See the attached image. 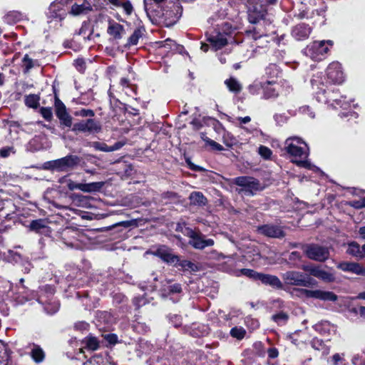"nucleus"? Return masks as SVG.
Returning a JSON list of instances; mask_svg holds the SVG:
<instances>
[{
    "instance_id": "nucleus-61",
    "label": "nucleus",
    "mask_w": 365,
    "mask_h": 365,
    "mask_svg": "<svg viewBox=\"0 0 365 365\" xmlns=\"http://www.w3.org/2000/svg\"><path fill=\"white\" fill-rule=\"evenodd\" d=\"M267 354L270 359H275L278 356L279 352L276 348H269L267 351Z\"/></svg>"
},
{
    "instance_id": "nucleus-6",
    "label": "nucleus",
    "mask_w": 365,
    "mask_h": 365,
    "mask_svg": "<svg viewBox=\"0 0 365 365\" xmlns=\"http://www.w3.org/2000/svg\"><path fill=\"white\" fill-rule=\"evenodd\" d=\"M332 46L333 41L331 40L314 41L307 46L303 53L314 61H322Z\"/></svg>"
},
{
    "instance_id": "nucleus-31",
    "label": "nucleus",
    "mask_w": 365,
    "mask_h": 365,
    "mask_svg": "<svg viewBox=\"0 0 365 365\" xmlns=\"http://www.w3.org/2000/svg\"><path fill=\"white\" fill-rule=\"evenodd\" d=\"M83 348L91 351H96L99 348V341L93 336H88L83 340Z\"/></svg>"
},
{
    "instance_id": "nucleus-55",
    "label": "nucleus",
    "mask_w": 365,
    "mask_h": 365,
    "mask_svg": "<svg viewBox=\"0 0 365 365\" xmlns=\"http://www.w3.org/2000/svg\"><path fill=\"white\" fill-rule=\"evenodd\" d=\"M120 6L123 7L125 13L127 15H130L131 13L133 12V6H132V4H130V2L129 1H125V2H122L121 5Z\"/></svg>"
},
{
    "instance_id": "nucleus-17",
    "label": "nucleus",
    "mask_w": 365,
    "mask_h": 365,
    "mask_svg": "<svg viewBox=\"0 0 365 365\" xmlns=\"http://www.w3.org/2000/svg\"><path fill=\"white\" fill-rule=\"evenodd\" d=\"M259 233L270 237H283L284 233L280 227L273 225H264L258 227Z\"/></svg>"
},
{
    "instance_id": "nucleus-47",
    "label": "nucleus",
    "mask_w": 365,
    "mask_h": 365,
    "mask_svg": "<svg viewBox=\"0 0 365 365\" xmlns=\"http://www.w3.org/2000/svg\"><path fill=\"white\" fill-rule=\"evenodd\" d=\"M56 115L58 117V118H61V116H63L68 113L66 112V109L65 106L61 102H56Z\"/></svg>"
},
{
    "instance_id": "nucleus-23",
    "label": "nucleus",
    "mask_w": 365,
    "mask_h": 365,
    "mask_svg": "<svg viewBox=\"0 0 365 365\" xmlns=\"http://www.w3.org/2000/svg\"><path fill=\"white\" fill-rule=\"evenodd\" d=\"M171 280H165L163 282V288L162 290V295L164 297H168L171 294H180L182 292L181 285L178 283L171 284Z\"/></svg>"
},
{
    "instance_id": "nucleus-46",
    "label": "nucleus",
    "mask_w": 365,
    "mask_h": 365,
    "mask_svg": "<svg viewBox=\"0 0 365 365\" xmlns=\"http://www.w3.org/2000/svg\"><path fill=\"white\" fill-rule=\"evenodd\" d=\"M347 205L355 209L364 208L365 207V197L359 200L349 201L347 202Z\"/></svg>"
},
{
    "instance_id": "nucleus-62",
    "label": "nucleus",
    "mask_w": 365,
    "mask_h": 365,
    "mask_svg": "<svg viewBox=\"0 0 365 365\" xmlns=\"http://www.w3.org/2000/svg\"><path fill=\"white\" fill-rule=\"evenodd\" d=\"M133 303L137 307H140L145 304L146 301L143 297H135L133 299Z\"/></svg>"
},
{
    "instance_id": "nucleus-33",
    "label": "nucleus",
    "mask_w": 365,
    "mask_h": 365,
    "mask_svg": "<svg viewBox=\"0 0 365 365\" xmlns=\"http://www.w3.org/2000/svg\"><path fill=\"white\" fill-rule=\"evenodd\" d=\"M346 252L349 255H351L354 257H358V258H362L363 254L361 252V247L360 245L356 242H351L349 243L348 245V249L346 250Z\"/></svg>"
},
{
    "instance_id": "nucleus-48",
    "label": "nucleus",
    "mask_w": 365,
    "mask_h": 365,
    "mask_svg": "<svg viewBox=\"0 0 365 365\" xmlns=\"http://www.w3.org/2000/svg\"><path fill=\"white\" fill-rule=\"evenodd\" d=\"M74 115L76 116H81V117H93V116H94L95 113L93 110L83 108V109L76 111L74 113Z\"/></svg>"
},
{
    "instance_id": "nucleus-54",
    "label": "nucleus",
    "mask_w": 365,
    "mask_h": 365,
    "mask_svg": "<svg viewBox=\"0 0 365 365\" xmlns=\"http://www.w3.org/2000/svg\"><path fill=\"white\" fill-rule=\"evenodd\" d=\"M299 111L302 114L307 115L310 118H314V113L312 110L309 106H302L299 108Z\"/></svg>"
},
{
    "instance_id": "nucleus-29",
    "label": "nucleus",
    "mask_w": 365,
    "mask_h": 365,
    "mask_svg": "<svg viewBox=\"0 0 365 365\" xmlns=\"http://www.w3.org/2000/svg\"><path fill=\"white\" fill-rule=\"evenodd\" d=\"M189 199L192 205L197 206H204L207 202V198L200 192H192Z\"/></svg>"
},
{
    "instance_id": "nucleus-56",
    "label": "nucleus",
    "mask_w": 365,
    "mask_h": 365,
    "mask_svg": "<svg viewBox=\"0 0 365 365\" xmlns=\"http://www.w3.org/2000/svg\"><path fill=\"white\" fill-rule=\"evenodd\" d=\"M23 62L26 68V71H29L34 66L33 61L31 58L29 57L28 55L24 56L23 58Z\"/></svg>"
},
{
    "instance_id": "nucleus-40",
    "label": "nucleus",
    "mask_w": 365,
    "mask_h": 365,
    "mask_svg": "<svg viewBox=\"0 0 365 365\" xmlns=\"http://www.w3.org/2000/svg\"><path fill=\"white\" fill-rule=\"evenodd\" d=\"M164 0H144V8L147 14L149 16L150 13L155 9V6H157Z\"/></svg>"
},
{
    "instance_id": "nucleus-30",
    "label": "nucleus",
    "mask_w": 365,
    "mask_h": 365,
    "mask_svg": "<svg viewBox=\"0 0 365 365\" xmlns=\"http://www.w3.org/2000/svg\"><path fill=\"white\" fill-rule=\"evenodd\" d=\"M30 228L39 233H46L48 232V227L44 220H33L30 224Z\"/></svg>"
},
{
    "instance_id": "nucleus-59",
    "label": "nucleus",
    "mask_w": 365,
    "mask_h": 365,
    "mask_svg": "<svg viewBox=\"0 0 365 365\" xmlns=\"http://www.w3.org/2000/svg\"><path fill=\"white\" fill-rule=\"evenodd\" d=\"M66 181L67 182V187L70 190H80L81 183H76L71 180H67Z\"/></svg>"
},
{
    "instance_id": "nucleus-43",
    "label": "nucleus",
    "mask_w": 365,
    "mask_h": 365,
    "mask_svg": "<svg viewBox=\"0 0 365 365\" xmlns=\"http://www.w3.org/2000/svg\"><path fill=\"white\" fill-rule=\"evenodd\" d=\"M143 32L141 29H138L134 31L133 34L130 36V37L128 39V44L129 46H134L136 45L138 42L139 38L142 36Z\"/></svg>"
},
{
    "instance_id": "nucleus-19",
    "label": "nucleus",
    "mask_w": 365,
    "mask_h": 365,
    "mask_svg": "<svg viewBox=\"0 0 365 365\" xmlns=\"http://www.w3.org/2000/svg\"><path fill=\"white\" fill-rule=\"evenodd\" d=\"M263 90V98L265 99L276 98L278 96L279 85L273 81H267L260 83Z\"/></svg>"
},
{
    "instance_id": "nucleus-11",
    "label": "nucleus",
    "mask_w": 365,
    "mask_h": 365,
    "mask_svg": "<svg viewBox=\"0 0 365 365\" xmlns=\"http://www.w3.org/2000/svg\"><path fill=\"white\" fill-rule=\"evenodd\" d=\"M327 78L329 83L340 84L344 81L341 65L339 62L331 63L327 69Z\"/></svg>"
},
{
    "instance_id": "nucleus-7",
    "label": "nucleus",
    "mask_w": 365,
    "mask_h": 365,
    "mask_svg": "<svg viewBox=\"0 0 365 365\" xmlns=\"http://www.w3.org/2000/svg\"><path fill=\"white\" fill-rule=\"evenodd\" d=\"M234 183L240 187L237 192L245 195H254L264 189L259 181L252 177L240 176L234 179Z\"/></svg>"
},
{
    "instance_id": "nucleus-8",
    "label": "nucleus",
    "mask_w": 365,
    "mask_h": 365,
    "mask_svg": "<svg viewBox=\"0 0 365 365\" xmlns=\"http://www.w3.org/2000/svg\"><path fill=\"white\" fill-rule=\"evenodd\" d=\"M80 163L79 157L69 155L66 157L48 161L46 163V168L58 172H66L73 168Z\"/></svg>"
},
{
    "instance_id": "nucleus-44",
    "label": "nucleus",
    "mask_w": 365,
    "mask_h": 365,
    "mask_svg": "<svg viewBox=\"0 0 365 365\" xmlns=\"http://www.w3.org/2000/svg\"><path fill=\"white\" fill-rule=\"evenodd\" d=\"M338 299L337 296L332 292L322 291L321 292L320 299L323 301L335 302Z\"/></svg>"
},
{
    "instance_id": "nucleus-18",
    "label": "nucleus",
    "mask_w": 365,
    "mask_h": 365,
    "mask_svg": "<svg viewBox=\"0 0 365 365\" xmlns=\"http://www.w3.org/2000/svg\"><path fill=\"white\" fill-rule=\"evenodd\" d=\"M63 6L61 1H56L52 2L48 9L47 16L50 19H63L65 16Z\"/></svg>"
},
{
    "instance_id": "nucleus-9",
    "label": "nucleus",
    "mask_w": 365,
    "mask_h": 365,
    "mask_svg": "<svg viewBox=\"0 0 365 365\" xmlns=\"http://www.w3.org/2000/svg\"><path fill=\"white\" fill-rule=\"evenodd\" d=\"M282 278L287 285L308 287L311 284V278L305 274L297 271H287L282 274Z\"/></svg>"
},
{
    "instance_id": "nucleus-15",
    "label": "nucleus",
    "mask_w": 365,
    "mask_h": 365,
    "mask_svg": "<svg viewBox=\"0 0 365 365\" xmlns=\"http://www.w3.org/2000/svg\"><path fill=\"white\" fill-rule=\"evenodd\" d=\"M145 254H152L154 256L158 257L164 262L172 264H175L179 261L178 257L173 255L171 250L166 246H160L156 250L146 252Z\"/></svg>"
},
{
    "instance_id": "nucleus-26",
    "label": "nucleus",
    "mask_w": 365,
    "mask_h": 365,
    "mask_svg": "<svg viewBox=\"0 0 365 365\" xmlns=\"http://www.w3.org/2000/svg\"><path fill=\"white\" fill-rule=\"evenodd\" d=\"M38 302L44 304V309L48 314H53L58 310L59 304L57 301L53 300V299H50L49 302H46L43 297L41 296L38 299Z\"/></svg>"
},
{
    "instance_id": "nucleus-5",
    "label": "nucleus",
    "mask_w": 365,
    "mask_h": 365,
    "mask_svg": "<svg viewBox=\"0 0 365 365\" xmlns=\"http://www.w3.org/2000/svg\"><path fill=\"white\" fill-rule=\"evenodd\" d=\"M252 7L249 9L248 19L251 24L259 22V21H270L266 19L267 15L266 7L276 5L278 0H248Z\"/></svg>"
},
{
    "instance_id": "nucleus-42",
    "label": "nucleus",
    "mask_w": 365,
    "mask_h": 365,
    "mask_svg": "<svg viewBox=\"0 0 365 365\" xmlns=\"http://www.w3.org/2000/svg\"><path fill=\"white\" fill-rule=\"evenodd\" d=\"M245 334L246 331L242 327H235L230 330V335L238 340L242 339L245 337Z\"/></svg>"
},
{
    "instance_id": "nucleus-12",
    "label": "nucleus",
    "mask_w": 365,
    "mask_h": 365,
    "mask_svg": "<svg viewBox=\"0 0 365 365\" xmlns=\"http://www.w3.org/2000/svg\"><path fill=\"white\" fill-rule=\"evenodd\" d=\"M72 130L74 132L97 133L101 130V125L94 119L90 118L74 123Z\"/></svg>"
},
{
    "instance_id": "nucleus-25",
    "label": "nucleus",
    "mask_w": 365,
    "mask_h": 365,
    "mask_svg": "<svg viewBox=\"0 0 365 365\" xmlns=\"http://www.w3.org/2000/svg\"><path fill=\"white\" fill-rule=\"evenodd\" d=\"M125 145V143L123 142H116L113 145L108 146L105 143H100V142H93L92 143V147L99 151L103 152H113L118 150L120 149L123 145Z\"/></svg>"
},
{
    "instance_id": "nucleus-21",
    "label": "nucleus",
    "mask_w": 365,
    "mask_h": 365,
    "mask_svg": "<svg viewBox=\"0 0 365 365\" xmlns=\"http://www.w3.org/2000/svg\"><path fill=\"white\" fill-rule=\"evenodd\" d=\"M262 284L270 286L277 289H283L284 284L279 278L275 275L262 273L259 280Z\"/></svg>"
},
{
    "instance_id": "nucleus-27",
    "label": "nucleus",
    "mask_w": 365,
    "mask_h": 365,
    "mask_svg": "<svg viewBox=\"0 0 365 365\" xmlns=\"http://www.w3.org/2000/svg\"><path fill=\"white\" fill-rule=\"evenodd\" d=\"M103 185V182L81 183L80 190L84 192H95L99 191Z\"/></svg>"
},
{
    "instance_id": "nucleus-52",
    "label": "nucleus",
    "mask_w": 365,
    "mask_h": 365,
    "mask_svg": "<svg viewBox=\"0 0 365 365\" xmlns=\"http://www.w3.org/2000/svg\"><path fill=\"white\" fill-rule=\"evenodd\" d=\"M63 125L66 127H71L72 125V118L68 113H66V115L61 116V118H58Z\"/></svg>"
},
{
    "instance_id": "nucleus-13",
    "label": "nucleus",
    "mask_w": 365,
    "mask_h": 365,
    "mask_svg": "<svg viewBox=\"0 0 365 365\" xmlns=\"http://www.w3.org/2000/svg\"><path fill=\"white\" fill-rule=\"evenodd\" d=\"M189 237V244L197 250H202L207 247H211L215 244L212 239H206L204 235L195 231L190 232Z\"/></svg>"
},
{
    "instance_id": "nucleus-41",
    "label": "nucleus",
    "mask_w": 365,
    "mask_h": 365,
    "mask_svg": "<svg viewBox=\"0 0 365 365\" xmlns=\"http://www.w3.org/2000/svg\"><path fill=\"white\" fill-rule=\"evenodd\" d=\"M175 266L181 267L183 270L187 271H195L197 266L188 260H180L175 264Z\"/></svg>"
},
{
    "instance_id": "nucleus-16",
    "label": "nucleus",
    "mask_w": 365,
    "mask_h": 365,
    "mask_svg": "<svg viewBox=\"0 0 365 365\" xmlns=\"http://www.w3.org/2000/svg\"><path fill=\"white\" fill-rule=\"evenodd\" d=\"M312 29L308 24L300 23L292 29V36L297 41H303L309 38Z\"/></svg>"
},
{
    "instance_id": "nucleus-20",
    "label": "nucleus",
    "mask_w": 365,
    "mask_h": 365,
    "mask_svg": "<svg viewBox=\"0 0 365 365\" xmlns=\"http://www.w3.org/2000/svg\"><path fill=\"white\" fill-rule=\"evenodd\" d=\"M337 268L358 275H365V268L356 262H344L337 264Z\"/></svg>"
},
{
    "instance_id": "nucleus-34",
    "label": "nucleus",
    "mask_w": 365,
    "mask_h": 365,
    "mask_svg": "<svg viewBox=\"0 0 365 365\" xmlns=\"http://www.w3.org/2000/svg\"><path fill=\"white\" fill-rule=\"evenodd\" d=\"M262 273L257 272L250 269H241L236 273L237 276L245 275L253 280H260V277Z\"/></svg>"
},
{
    "instance_id": "nucleus-4",
    "label": "nucleus",
    "mask_w": 365,
    "mask_h": 365,
    "mask_svg": "<svg viewBox=\"0 0 365 365\" xmlns=\"http://www.w3.org/2000/svg\"><path fill=\"white\" fill-rule=\"evenodd\" d=\"M268 21H265L263 23V21H259V22L255 23L257 26L252 29L247 31V38L248 39H253L255 41V44L252 45V48L255 47V49L252 50V53L250 54H247L248 58H250L253 56L252 53L254 52H260L258 49H264L268 46L269 43V36L267 33L270 31L267 28L270 27L271 21L267 24Z\"/></svg>"
},
{
    "instance_id": "nucleus-14",
    "label": "nucleus",
    "mask_w": 365,
    "mask_h": 365,
    "mask_svg": "<svg viewBox=\"0 0 365 365\" xmlns=\"http://www.w3.org/2000/svg\"><path fill=\"white\" fill-rule=\"evenodd\" d=\"M303 270L308 272L311 275L322 279L326 282H332L335 281V276L333 273L325 271L319 266L304 265Z\"/></svg>"
},
{
    "instance_id": "nucleus-3",
    "label": "nucleus",
    "mask_w": 365,
    "mask_h": 365,
    "mask_svg": "<svg viewBox=\"0 0 365 365\" xmlns=\"http://www.w3.org/2000/svg\"><path fill=\"white\" fill-rule=\"evenodd\" d=\"M285 150L292 157V161L297 165L309 170H318L307 160L308 148L307 144L299 138L291 137L285 140Z\"/></svg>"
},
{
    "instance_id": "nucleus-28",
    "label": "nucleus",
    "mask_w": 365,
    "mask_h": 365,
    "mask_svg": "<svg viewBox=\"0 0 365 365\" xmlns=\"http://www.w3.org/2000/svg\"><path fill=\"white\" fill-rule=\"evenodd\" d=\"M124 31L123 26L116 22H110L108 33L115 38H120Z\"/></svg>"
},
{
    "instance_id": "nucleus-32",
    "label": "nucleus",
    "mask_w": 365,
    "mask_h": 365,
    "mask_svg": "<svg viewBox=\"0 0 365 365\" xmlns=\"http://www.w3.org/2000/svg\"><path fill=\"white\" fill-rule=\"evenodd\" d=\"M297 292H299V296L301 297L314 298V299H320L322 290H319V289L311 290V289H297Z\"/></svg>"
},
{
    "instance_id": "nucleus-2",
    "label": "nucleus",
    "mask_w": 365,
    "mask_h": 365,
    "mask_svg": "<svg viewBox=\"0 0 365 365\" xmlns=\"http://www.w3.org/2000/svg\"><path fill=\"white\" fill-rule=\"evenodd\" d=\"M222 20L215 16L211 17L209 20L215 28L212 31L207 34V40L215 50L220 49L227 44V36L234 29L229 21Z\"/></svg>"
},
{
    "instance_id": "nucleus-50",
    "label": "nucleus",
    "mask_w": 365,
    "mask_h": 365,
    "mask_svg": "<svg viewBox=\"0 0 365 365\" xmlns=\"http://www.w3.org/2000/svg\"><path fill=\"white\" fill-rule=\"evenodd\" d=\"M353 365H365V354H356L352 358Z\"/></svg>"
},
{
    "instance_id": "nucleus-58",
    "label": "nucleus",
    "mask_w": 365,
    "mask_h": 365,
    "mask_svg": "<svg viewBox=\"0 0 365 365\" xmlns=\"http://www.w3.org/2000/svg\"><path fill=\"white\" fill-rule=\"evenodd\" d=\"M74 65L80 72H83L86 68L85 61L82 58H78L75 60Z\"/></svg>"
},
{
    "instance_id": "nucleus-24",
    "label": "nucleus",
    "mask_w": 365,
    "mask_h": 365,
    "mask_svg": "<svg viewBox=\"0 0 365 365\" xmlns=\"http://www.w3.org/2000/svg\"><path fill=\"white\" fill-rule=\"evenodd\" d=\"M91 5L87 1H83L82 3L76 2L71 6V14L74 16L86 14L91 11Z\"/></svg>"
},
{
    "instance_id": "nucleus-36",
    "label": "nucleus",
    "mask_w": 365,
    "mask_h": 365,
    "mask_svg": "<svg viewBox=\"0 0 365 365\" xmlns=\"http://www.w3.org/2000/svg\"><path fill=\"white\" fill-rule=\"evenodd\" d=\"M32 359L37 363L41 362L44 359V352L38 346L34 345L31 351Z\"/></svg>"
},
{
    "instance_id": "nucleus-35",
    "label": "nucleus",
    "mask_w": 365,
    "mask_h": 365,
    "mask_svg": "<svg viewBox=\"0 0 365 365\" xmlns=\"http://www.w3.org/2000/svg\"><path fill=\"white\" fill-rule=\"evenodd\" d=\"M40 97L36 94H29L25 96L24 102L26 106L36 108L39 106Z\"/></svg>"
},
{
    "instance_id": "nucleus-38",
    "label": "nucleus",
    "mask_w": 365,
    "mask_h": 365,
    "mask_svg": "<svg viewBox=\"0 0 365 365\" xmlns=\"http://www.w3.org/2000/svg\"><path fill=\"white\" fill-rule=\"evenodd\" d=\"M78 206L85 207V208H91L92 207L91 200L92 197L84 195H76L75 198Z\"/></svg>"
},
{
    "instance_id": "nucleus-10",
    "label": "nucleus",
    "mask_w": 365,
    "mask_h": 365,
    "mask_svg": "<svg viewBox=\"0 0 365 365\" xmlns=\"http://www.w3.org/2000/svg\"><path fill=\"white\" fill-rule=\"evenodd\" d=\"M304 252L308 258L318 262H324L329 257L328 247L316 244L304 246Z\"/></svg>"
},
{
    "instance_id": "nucleus-51",
    "label": "nucleus",
    "mask_w": 365,
    "mask_h": 365,
    "mask_svg": "<svg viewBox=\"0 0 365 365\" xmlns=\"http://www.w3.org/2000/svg\"><path fill=\"white\" fill-rule=\"evenodd\" d=\"M343 355L335 354L331 358L332 365H344Z\"/></svg>"
},
{
    "instance_id": "nucleus-45",
    "label": "nucleus",
    "mask_w": 365,
    "mask_h": 365,
    "mask_svg": "<svg viewBox=\"0 0 365 365\" xmlns=\"http://www.w3.org/2000/svg\"><path fill=\"white\" fill-rule=\"evenodd\" d=\"M272 319L279 325H284L288 319V315L284 312H279L273 315Z\"/></svg>"
},
{
    "instance_id": "nucleus-57",
    "label": "nucleus",
    "mask_w": 365,
    "mask_h": 365,
    "mask_svg": "<svg viewBox=\"0 0 365 365\" xmlns=\"http://www.w3.org/2000/svg\"><path fill=\"white\" fill-rule=\"evenodd\" d=\"M14 148L12 147L3 148L0 150V156L2 158H6L10 155L11 153H14Z\"/></svg>"
},
{
    "instance_id": "nucleus-22",
    "label": "nucleus",
    "mask_w": 365,
    "mask_h": 365,
    "mask_svg": "<svg viewBox=\"0 0 365 365\" xmlns=\"http://www.w3.org/2000/svg\"><path fill=\"white\" fill-rule=\"evenodd\" d=\"M314 329L324 336L336 334V327L327 321L322 322L314 325Z\"/></svg>"
},
{
    "instance_id": "nucleus-60",
    "label": "nucleus",
    "mask_w": 365,
    "mask_h": 365,
    "mask_svg": "<svg viewBox=\"0 0 365 365\" xmlns=\"http://www.w3.org/2000/svg\"><path fill=\"white\" fill-rule=\"evenodd\" d=\"M119 225H123L125 227L134 226H138V220H131L128 221H123L119 223Z\"/></svg>"
},
{
    "instance_id": "nucleus-39",
    "label": "nucleus",
    "mask_w": 365,
    "mask_h": 365,
    "mask_svg": "<svg viewBox=\"0 0 365 365\" xmlns=\"http://www.w3.org/2000/svg\"><path fill=\"white\" fill-rule=\"evenodd\" d=\"M312 347L316 350L323 351L324 354L329 353V349L325 347L322 340L319 339L317 338H314L312 340L311 342Z\"/></svg>"
},
{
    "instance_id": "nucleus-64",
    "label": "nucleus",
    "mask_w": 365,
    "mask_h": 365,
    "mask_svg": "<svg viewBox=\"0 0 365 365\" xmlns=\"http://www.w3.org/2000/svg\"><path fill=\"white\" fill-rule=\"evenodd\" d=\"M274 118L278 124H283L287 121L286 116L281 114H276Z\"/></svg>"
},
{
    "instance_id": "nucleus-37",
    "label": "nucleus",
    "mask_w": 365,
    "mask_h": 365,
    "mask_svg": "<svg viewBox=\"0 0 365 365\" xmlns=\"http://www.w3.org/2000/svg\"><path fill=\"white\" fill-rule=\"evenodd\" d=\"M225 83L232 92L238 93L241 91L240 83L234 78H230L225 81Z\"/></svg>"
},
{
    "instance_id": "nucleus-1",
    "label": "nucleus",
    "mask_w": 365,
    "mask_h": 365,
    "mask_svg": "<svg viewBox=\"0 0 365 365\" xmlns=\"http://www.w3.org/2000/svg\"><path fill=\"white\" fill-rule=\"evenodd\" d=\"M312 87L314 91L315 98L319 103H324L330 108H336L337 106L346 109L350 107L349 103H341L338 97L339 94L337 91L330 90L322 81L320 76H314L311 80Z\"/></svg>"
},
{
    "instance_id": "nucleus-53",
    "label": "nucleus",
    "mask_w": 365,
    "mask_h": 365,
    "mask_svg": "<svg viewBox=\"0 0 365 365\" xmlns=\"http://www.w3.org/2000/svg\"><path fill=\"white\" fill-rule=\"evenodd\" d=\"M41 114L47 120L52 119L53 113L51 108H41Z\"/></svg>"
},
{
    "instance_id": "nucleus-49",
    "label": "nucleus",
    "mask_w": 365,
    "mask_h": 365,
    "mask_svg": "<svg viewBox=\"0 0 365 365\" xmlns=\"http://www.w3.org/2000/svg\"><path fill=\"white\" fill-rule=\"evenodd\" d=\"M259 154L264 159H269L272 155V151L269 148L261 145L259 148Z\"/></svg>"
},
{
    "instance_id": "nucleus-63",
    "label": "nucleus",
    "mask_w": 365,
    "mask_h": 365,
    "mask_svg": "<svg viewBox=\"0 0 365 365\" xmlns=\"http://www.w3.org/2000/svg\"><path fill=\"white\" fill-rule=\"evenodd\" d=\"M208 145L210 146H211L212 148L214 150H220V151L223 150V147L220 144L217 143V142H215L214 140L208 141Z\"/></svg>"
}]
</instances>
